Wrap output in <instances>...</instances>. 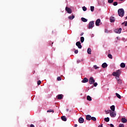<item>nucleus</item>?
<instances>
[{"instance_id":"f257e3e1","label":"nucleus","mask_w":127,"mask_h":127,"mask_svg":"<svg viewBox=\"0 0 127 127\" xmlns=\"http://www.w3.org/2000/svg\"><path fill=\"white\" fill-rule=\"evenodd\" d=\"M118 12L119 16L121 17H123L125 15V10L123 8L119 9Z\"/></svg>"},{"instance_id":"f03ea898","label":"nucleus","mask_w":127,"mask_h":127,"mask_svg":"<svg viewBox=\"0 0 127 127\" xmlns=\"http://www.w3.org/2000/svg\"><path fill=\"white\" fill-rule=\"evenodd\" d=\"M94 24H95V22H94V21H91L89 22L88 24V29H91V28H93V27H94Z\"/></svg>"},{"instance_id":"7ed1b4c3","label":"nucleus","mask_w":127,"mask_h":127,"mask_svg":"<svg viewBox=\"0 0 127 127\" xmlns=\"http://www.w3.org/2000/svg\"><path fill=\"white\" fill-rule=\"evenodd\" d=\"M112 75L114 76H120V75H121V70L119 69V70H117L116 72H113Z\"/></svg>"},{"instance_id":"20e7f679","label":"nucleus","mask_w":127,"mask_h":127,"mask_svg":"<svg viewBox=\"0 0 127 127\" xmlns=\"http://www.w3.org/2000/svg\"><path fill=\"white\" fill-rule=\"evenodd\" d=\"M89 83L90 85H93L95 83V79H94V77H91L89 78Z\"/></svg>"},{"instance_id":"39448f33","label":"nucleus","mask_w":127,"mask_h":127,"mask_svg":"<svg viewBox=\"0 0 127 127\" xmlns=\"http://www.w3.org/2000/svg\"><path fill=\"white\" fill-rule=\"evenodd\" d=\"M101 23V19H98L95 21V25L96 26H100V23Z\"/></svg>"},{"instance_id":"423d86ee","label":"nucleus","mask_w":127,"mask_h":127,"mask_svg":"<svg viewBox=\"0 0 127 127\" xmlns=\"http://www.w3.org/2000/svg\"><path fill=\"white\" fill-rule=\"evenodd\" d=\"M65 10L67 11L68 13L71 14L72 13V9H71L70 8L68 7H65Z\"/></svg>"},{"instance_id":"0eeeda50","label":"nucleus","mask_w":127,"mask_h":127,"mask_svg":"<svg viewBox=\"0 0 127 127\" xmlns=\"http://www.w3.org/2000/svg\"><path fill=\"white\" fill-rule=\"evenodd\" d=\"M115 32H116V33H121V32H122V28H120L119 29H116L115 30H114Z\"/></svg>"},{"instance_id":"6e6552de","label":"nucleus","mask_w":127,"mask_h":127,"mask_svg":"<svg viewBox=\"0 0 127 127\" xmlns=\"http://www.w3.org/2000/svg\"><path fill=\"white\" fill-rule=\"evenodd\" d=\"M110 115L111 117V118H115L117 116V114L115 113V112H114L111 111L110 112Z\"/></svg>"},{"instance_id":"1a4fd4ad","label":"nucleus","mask_w":127,"mask_h":127,"mask_svg":"<svg viewBox=\"0 0 127 127\" xmlns=\"http://www.w3.org/2000/svg\"><path fill=\"white\" fill-rule=\"evenodd\" d=\"M76 45L77 46L79 49H81V48H82V45H81V43L80 42H77L76 43Z\"/></svg>"},{"instance_id":"9d476101","label":"nucleus","mask_w":127,"mask_h":127,"mask_svg":"<svg viewBox=\"0 0 127 127\" xmlns=\"http://www.w3.org/2000/svg\"><path fill=\"white\" fill-rule=\"evenodd\" d=\"M78 123H79V124H83V123H84V119L82 117L79 118Z\"/></svg>"},{"instance_id":"9b49d317","label":"nucleus","mask_w":127,"mask_h":127,"mask_svg":"<svg viewBox=\"0 0 127 127\" xmlns=\"http://www.w3.org/2000/svg\"><path fill=\"white\" fill-rule=\"evenodd\" d=\"M82 83H88L89 82V79L87 78V77H85L83 78V79L81 81Z\"/></svg>"},{"instance_id":"f8f14e48","label":"nucleus","mask_w":127,"mask_h":127,"mask_svg":"<svg viewBox=\"0 0 127 127\" xmlns=\"http://www.w3.org/2000/svg\"><path fill=\"white\" fill-rule=\"evenodd\" d=\"M63 97H64V95H63V94L58 95V100H62L63 99Z\"/></svg>"},{"instance_id":"ddd939ff","label":"nucleus","mask_w":127,"mask_h":127,"mask_svg":"<svg viewBox=\"0 0 127 127\" xmlns=\"http://www.w3.org/2000/svg\"><path fill=\"white\" fill-rule=\"evenodd\" d=\"M91 118L92 117L90 115H88L86 116V120H87V121H91Z\"/></svg>"},{"instance_id":"4468645a","label":"nucleus","mask_w":127,"mask_h":127,"mask_svg":"<svg viewBox=\"0 0 127 127\" xmlns=\"http://www.w3.org/2000/svg\"><path fill=\"white\" fill-rule=\"evenodd\" d=\"M116 19H115V17H113V16H112L110 17V22H115Z\"/></svg>"},{"instance_id":"2eb2a0df","label":"nucleus","mask_w":127,"mask_h":127,"mask_svg":"<svg viewBox=\"0 0 127 127\" xmlns=\"http://www.w3.org/2000/svg\"><path fill=\"white\" fill-rule=\"evenodd\" d=\"M102 68H107L108 67V64L106 63H104L102 64Z\"/></svg>"},{"instance_id":"dca6fc26","label":"nucleus","mask_w":127,"mask_h":127,"mask_svg":"<svg viewBox=\"0 0 127 127\" xmlns=\"http://www.w3.org/2000/svg\"><path fill=\"white\" fill-rule=\"evenodd\" d=\"M121 121H122V123H123V124H126V123H127V120L125 118H123L121 119Z\"/></svg>"},{"instance_id":"f3484780","label":"nucleus","mask_w":127,"mask_h":127,"mask_svg":"<svg viewBox=\"0 0 127 127\" xmlns=\"http://www.w3.org/2000/svg\"><path fill=\"white\" fill-rule=\"evenodd\" d=\"M120 67H121V68H125V67H126V64L122 63L120 64Z\"/></svg>"},{"instance_id":"a211bd4d","label":"nucleus","mask_w":127,"mask_h":127,"mask_svg":"<svg viewBox=\"0 0 127 127\" xmlns=\"http://www.w3.org/2000/svg\"><path fill=\"white\" fill-rule=\"evenodd\" d=\"M87 53L88 54H92V50H91V48H88Z\"/></svg>"},{"instance_id":"6ab92c4d","label":"nucleus","mask_w":127,"mask_h":127,"mask_svg":"<svg viewBox=\"0 0 127 127\" xmlns=\"http://www.w3.org/2000/svg\"><path fill=\"white\" fill-rule=\"evenodd\" d=\"M61 119L64 122H66V121H67V118H66L65 116H62Z\"/></svg>"},{"instance_id":"aec40b11","label":"nucleus","mask_w":127,"mask_h":127,"mask_svg":"<svg viewBox=\"0 0 127 127\" xmlns=\"http://www.w3.org/2000/svg\"><path fill=\"white\" fill-rule=\"evenodd\" d=\"M81 20L83 22H87L88 21V20L84 17L81 18Z\"/></svg>"},{"instance_id":"412c9836","label":"nucleus","mask_w":127,"mask_h":127,"mask_svg":"<svg viewBox=\"0 0 127 127\" xmlns=\"http://www.w3.org/2000/svg\"><path fill=\"white\" fill-rule=\"evenodd\" d=\"M110 109L111 110V111L112 112H115V106L114 105H112L111 107H110Z\"/></svg>"},{"instance_id":"4be33fe9","label":"nucleus","mask_w":127,"mask_h":127,"mask_svg":"<svg viewBox=\"0 0 127 127\" xmlns=\"http://www.w3.org/2000/svg\"><path fill=\"white\" fill-rule=\"evenodd\" d=\"M87 101H92V98H91L90 96L88 95L87 96Z\"/></svg>"},{"instance_id":"5701e85b","label":"nucleus","mask_w":127,"mask_h":127,"mask_svg":"<svg viewBox=\"0 0 127 127\" xmlns=\"http://www.w3.org/2000/svg\"><path fill=\"white\" fill-rule=\"evenodd\" d=\"M68 18L69 19H70V20L74 19V18H75V16L74 15L69 16H68Z\"/></svg>"},{"instance_id":"b1692460","label":"nucleus","mask_w":127,"mask_h":127,"mask_svg":"<svg viewBox=\"0 0 127 127\" xmlns=\"http://www.w3.org/2000/svg\"><path fill=\"white\" fill-rule=\"evenodd\" d=\"M104 121L106 122V123H108V122H110V118L109 117L105 118Z\"/></svg>"},{"instance_id":"393cba45","label":"nucleus","mask_w":127,"mask_h":127,"mask_svg":"<svg viewBox=\"0 0 127 127\" xmlns=\"http://www.w3.org/2000/svg\"><path fill=\"white\" fill-rule=\"evenodd\" d=\"M111 112H112V110H111L105 111V113L106 115H108V114H111Z\"/></svg>"},{"instance_id":"a878e982","label":"nucleus","mask_w":127,"mask_h":127,"mask_svg":"<svg viewBox=\"0 0 127 127\" xmlns=\"http://www.w3.org/2000/svg\"><path fill=\"white\" fill-rule=\"evenodd\" d=\"M84 40H85L84 37H80V41H81V43H83V42H84Z\"/></svg>"},{"instance_id":"bb28decb","label":"nucleus","mask_w":127,"mask_h":127,"mask_svg":"<svg viewBox=\"0 0 127 127\" xmlns=\"http://www.w3.org/2000/svg\"><path fill=\"white\" fill-rule=\"evenodd\" d=\"M47 113H54V110L52 109H50L49 110H47Z\"/></svg>"},{"instance_id":"cd10ccee","label":"nucleus","mask_w":127,"mask_h":127,"mask_svg":"<svg viewBox=\"0 0 127 127\" xmlns=\"http://www.w3.org/2000/svg\"><path fill=\"white\" fill-rule=\"evenodd\" d=\"M116 97H117V98H118V99H121V95L120 94H119V93H116Z\"/></svg>"},{"instance_id":"c85d7f7f","label":"nucleus","mask_w":127,"mask_h":127,"mask_svg":"<svg viewBox=\"0 0 127 127\" xmlns=\"http://www.w3.org/2000/svg\"><path fill=\"white\" fill-rule=\"evenodd\" d=\"M108 57L110 59H113V56L111 54H108Z\"/></svg>"},{"instance_id":"c756f323","label":"nucleus","mask_w":127,"mask_h":127,"mask_svg":"<svg viewBox=\"0 0 127 127\" xmlns=\"http://www.w3.org/2000/svg\"><path fill=\"white\" fill-rule=\"evenodd\" d=\"M91 121H93V122H96L97 121V119L95 117H91Z\"/></svg>"},{"instance_id":"7c9ffc66","label":"nucleus","mask_w":127,"mask_h":127,"mask_svg":"<svg viewBox=\"0 0 127 127\" xmlns=\"http://www.w3.org/2000/svg\"><path fill=\"white\" fill-rule=\"evenodd\" d=\"M94 7L93 6H90V10L91 11H94Z\"/></svg>"},{"instance_id":"2f4dec72","label":"nucleus","mask_w":127,"mask_h":127,"mask_svg":"<svg viewBox=\"0 0 127 127\" xmlns=\"http://www.w3.org/2000/svg\"><path fill=\"white\" fill-rule=\"evenodd\" d=\"M123 83V80L120 79L118 81V84H122Z\"/></svg>"},{"instance_id":"473e14b6","label":"nucleus","mask_w":127,"mask_h":127,"mask_svg":"<svg viewBox=\"0 0 127 127\" xmlns=\"http://www.w3.org/2000/svg\"><path fill=\"white\" fill-rule=\"evenodd\" d=\"M116 79H117V81H119L120 79V76H115Z\"/></svg>"},{"instance_id":"72a5a7b5","label":"nucleus","mask_w":127,"mask_h":127,"mask_svg":"<svg viewBox=\"0 0 127 127\" xmlns=\"http://www.w3.org/2000/svg\"><path fill=\"white\" fill-rule=\"evenodd\" d=\"M82 9L83 11H86V10H87V7H86L85 6H83L82 7Z\"/></svg>"},{"instance_id":"f704fd0d","label":"nucleus","mask_w":127,"mask_h":127,"mask_svg":"<svg viewBox=\"0 0 127 127\" xmlns=\"http://www.w3.org/2000/svg\"><path fill=\"white\" fill-rule=\"evenodd\" d=\"M61 80H62V79L61 78V77L59 76L57 77V80L58 81H61Z\"/></svg>"},{"instance_id":"c9c22d12","label":"nucleus","mask_w":127,"mask_h":127,"mask_svg":"<svg viewBox=\"0 0 127 127\" xmlns=\"http://www.w3.org/2000/svg\"><path fill=\"white\" fill-rule=\"evenodd\" d=\"M114 2V0H108L109 3H112Z\"/></svg>"},{"instance_id":"e433bc0d","label":"nucleus","mask_w":127,"mask_h":127,"mask_svg":"<svg viewBox=\"0 0 127 127\" xmlns=\"http://www.w3.org/2000/svg\"><path fill=\"white\" fill-rule=\"evenodd\" d=\"M93 67L95 69H99V67L97 66V65H94Z\"/></svg>"},{"instance_id":"4c0bfd02","label":"nucleus","mask_w":127,"mask_h":127,"mask_svg":"<svg viewBox=\"0 0 127 127\" xmlns=\"http://www.w3.org/2000/svg\"><path fill=\"white\" fill-rule=\"evenodd\" d=\"M119 127H125V125L120 124Z\"/></svg>"},{"instance_id":"58836bf2","label":"nucleus","mask_w":127,"mask_h":127,"mask_svg":"<svg viewBox=\"0 0 127 127\" xmlns=\"http://www.w3.org/2000/svg\"><path fill=\"white\" fill-rule=\"evenodd\" d=\"M41 84V81L38 80L37 81V85H40Z\"/></svg>"},{"instance_id":"ea45409f","label":"nucleus","mask_w":127,"mask_h":127,"mask_svg":"<svg viewBox=\"0 0 127 127\" xmlns=\"http://www.w3.org/2000/svg\"><path fill=\"white\" fill-rule=\"evenodd\" d=\"M113 5H114V6L118 5V2H114L113 3Z\"/></svg>"},{"instance_id":"a19ab883","label":"nucleus","mask_w":127,"mask_h":127,"mask_svg":"<svg viewBox=\"0 0 127 127\" xmlns=\"http://www.w3.org/2000/svg\"><path fill=\"white\" fill-rule=\"evenodd\" d=\"M93 85H94V87H96V86H98V83H97V82H94V83H93Z\"/></svg>"},{"instance_id":"79ce46f5","label":"nucleus","mask_w":127,"mask_h":127,"mask_svg":"<svg viewBox=\"0 0 127 127\" xmlns=\"http://www.w3.org/2000/svg\"><path fill=\"white\" fill-rule=\"evenodd\" d=\"M78 50H76L74 51L75 54H78Z\"/></svg>"},{"instance_id":"37998d69","label":"nucleus","mask_w":127,"mask_h":127,"mask_svg":"<svg viewBox=\"0 0 127 127\" xmlns=\"http://www.w3.org/2000/svg\"><path fill=\"white\" fill-rule=\"evenodd\" d=\"M83 35H84V33H81L80 34V36H83Z\"/></svg>"},{"instance_id":"c03bdc74","label":"nucleus","mask_w":127,"mask_h":127,"mask_svg":"<svg viewBox=\"0 0 127 127\" xmlns=\"http://www.w3.org/2000/svg\"><path fill=\"white\" fill-rule=\"evenodd\" d=\"M30 127H35L33 125V124H31L30 125Z\"/></svg>"},{"instance_id":"a18cd8bd","label":"nucleus","mask_w":127,"mask_h":127,"mask_svg":"<svg viewBox=\"0 0 127 127\" xmlns=\"http://www.w3.org/2000/svg\"><path fill=\"white\" fill-rule=\"evenodd\" d=\"M110 127H114V125H113V124H110Z\"/></svg>"},{"instance_id":"49530a36","label":"nucleus","mask_w":127,"mask_h":127,"mask_svg":"<svg viewBox=\"0 0 127 127\" xmlns=\"http://www.w3.org/2000/svg\"><path fill=\"white\" fill-rule=\"evenodd\" d=\"M98 127H103V125H99Z\"/></svg>"},{"instance_id":"de8ad7c7","label":"nucleus","mask_w":127,"mask_h":127,"mask_svg":"<svg viewBox=\"0 0 127 127\" xmlns=\"http://www.w3.org/2000/svg\"><path fill=\"white\" fill-rule=\"evenodd\" d=\"M125 26H127V21L125 23Z\"/></svg>"},{"instance_id":"09e8293b","label":"nucleus","mask_w":127,"mask_h":127,"mask_svg":"<svg viewBox=\"0 0 127 127\" xmlns=\"http://www.w3.org/2000/svg\"><path fill=\"white\" fill-rule=\"evenodd\" d=\"M74 127H78V125L75 124V125H74Z\"/></svg>"},{"instance_id":"8fccbe9b","label":"nucleus","mask_w":127,"mask_h":127,"mask_svg":"<svg viewBox=\"0 0 127 127\" xmlns=\"http://www.w3.org/2000/svg\"><path fill=\"white\" fill-rule=\"evenodd\" d=\"M105 32H106V33H108V31L107 30H105Z\"/></svg>"},{"instance_id":"3c124183","label":"nucleus","mask_w":127,"mask_h":127,"mask_svg":"<svg viewBox=\"0 0 127 127\" xmlns=\"http://www.w3.org/2000/svg\"><path fill=\"white\" fill-rule=\"evenodd\" d=\"M126 19H127V17H126Z\"/></svg>"},{"instance_id":"603ef678","label":"nucleus","mask_w":127,"mask_h":127,"mask_svg":"<svg viewBox=\"0 0 127 127\" xmlns=\"http://www.w3.org/2000/svg\"><path fill=\"white\" fill-rule=\"evenodd\" d=\"M121 0L122 1V0Z\"/></svg>"}]
</instances>
